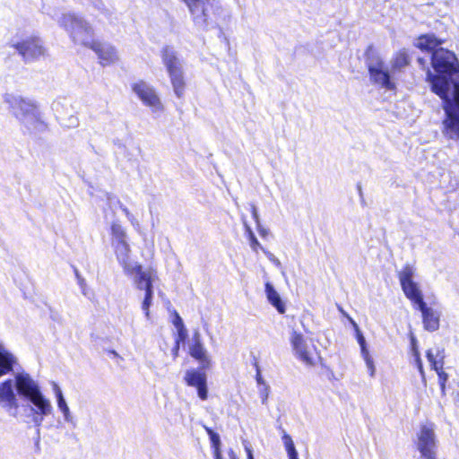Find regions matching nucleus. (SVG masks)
Here are the masks:
<instances>
[{"label": "nucleus", "mask_w": 459, "mask_h": 459, "mask_svg": "<svg viewBox=\"0 0 459 459\" xmlns=\"http://www.w3.org/2000/svg\"><path fill=\"white\" fill-rule=\"evenodd\" d=\"M368 68L370 82L385 91H393L396 90L397 77L380 56H372L368 58Z\"/></svg>", "instance_id": "nucleus-7"}, {"label": "nucleus", "mask_w": 459, "mask_h": 459, "mask_svg": "<svg viewBox=\"0 0 459 459\" xmlns=\"http://www.w3.org/2000/svg\"><path fill=\"white\" fill-rule=\"evenodd\" d=\"M416 271L413 264H404L397 273L400 285L405 297L421 312L424 329L435 332L439 328L440 313L425 303L420 285L414 281Z\"/></svg>", "instance_id": "nucleus-4"}, {"label": "nucleus", "mask_w": 459, "mask_h": 459, "mask_svg": "<svg viewBox=\"0 0 459 459\" xmlns=\"http://www.w3.org/2000/svg\"><path fill=\"white\" fill-rule=\"evenodd\" d=\"M265 293L270 304L273 306L280 314H284L286 310L285 304L281 300L278 291L270 282L265 283Z\"/></svg>", "instance_id": "nucleus-21"}, {"label": "nucleus", "mask_w": 459, "mask_h": 459, "mask_svg": "<svg viewBox=\"0 0 459 459\" xmlns=\"http://www.w3.org/2000/svg\"><path fill=\"white\" fill-rule=\"evenodd\" d=\"M13 47L26 62L36 60L46 54V49L39 38H29L14 44Z\"/></svg>", "instance_id": "nucleus-13"}, {"label": "nucleus", "mask_w": 459, "mask_h": 459, "mask_svg": "<svg viewBox=\"0 0 459 459\" xmlns=\"http://www.w3.org/2000/svg\"><path fill=\"white\" fill-rule=\"evenodd\" d=\"M174 325H175V326H176L177 328H180V327H182V328H183V326H184V325H183V321H182L181 317H180L178 314H177V316H176V319H175V321H174Z\"/></svg>", "instance_id": "nucleus-40"}, {"label": "nucleus", "mask_w": 459, "mask_h": 459, "mask_svg": "<svg viewBox=\"0 0 459 459\" xmlns=\"http://www.w3.org/2000/svg\"><path fill=\"white\" fill-rule=\"evenodd\" d=\"M290 342L295 356L307 366L315 364L312 351L307 343L302 333L292 329L290 336Z\"/></svg>", "instance_id": "nucleus-14"}, {"label": "nucleus", "mask_w": 459, "mask_h": 459, "mask_svg": "<svg viewBox=\"0 0 459 459\" xmlns=\"http://www.w3.org/2000/svg\"><path fill=\"white\" fill-rule=\"evenodd\" d=\"M132 91L140 99L143 105L149 107L152 112L163 110V105L155 89L149 83L139 81L132 84Z\"/></svg>", "instance_id": "nucleus-12"}, {"label": "nucleus", "mask_w": 459, "mask_h": 459, "mask_svg": "<svg viewBox=\"0 0 459 459\" xmlns=\"http://www.w3.org/2000/svg\"><path fill=\"white\" fill-rule=\"evenodd\" d=\"M191 13L194 22L205 29L212 21V16L219 10L218 0H183Z\"/></svg>", "instance_id": "nucleus-9"}, {"label": "nucleus", "mask_w": 459, "mask_h": 459, "mask_svg": "<svg viewBox=\"0 0 459 459\" xmlns=\"http://www.w3.org/2000/svg\"><path fill=\"white\" fill-rule=\"evenodd\" d=\"M442 43L435 35L426 34L417 39L415 46L432 54L431 64L437 74L428 70L427 78L432 91L440 98H446L459 93V63L452 51L437 48Z\"/></svg>", "instance_id": "nucleus-2"}, {"label": "nucleus", "mask_w": 459, "mask_h": 459, "mask_svg": "<svg viewBox=\"0 0 459 459\" xmlns=\"http://www.w3.org/2000/svg\"><path fill=\"white\" fill-rule=\"evenodd\" d=\"M214 458L215 459H222L221 447L214 448Z\"/></svg>", "instance_id": "nucleus-42"}, {"label": "nucleus", "mask_w": 459, "mask_h": 459, "mask_svg": "<svg viewBox=\"0 0 459 459\" xmlns=\"http://www.w3.org/2000/svg\"><path fill=\"white\" fill-rule=\"evenodd\" d=\"M56 405H57L58 410L63 414L64 420L69 424H72L73 426H75L74 417L73 416L65 399L63 398V399L57 400Z\"/></svg>", "instance_id": "nucleus-24"}, {"label": "nucleus", "mask_w": 459, "mask_h": 459, "mask_svg": "<svg viewBox=\"0 0 459 459\" xmlns=\"http://www.w3.org/2000/svg\"><path fill=\"white\" fill-rule=\"evenodd\" d=\"M58 24L63 27L70 35L74 43L91 48L97 41L94 39L92 27L82 17L74 13L62 14Z\"/></svg>", "instance_id": "nucleus-6"}, {"label": "nucleus", "mask_w": 459, "mask_h": 459, "mask_svg": "<svg viewBox=\"0 0 459 459\" xmlns=\"http://www.w3.org/2000/svg\"><path fill=\"white\" fill-rule=\"evenodd\" d=\"M120 209L122 210V212H124V214L126 215L127 220L134 225V221H135V218L130 212V211L127 209V207L123 204V205H121Z\"/></svg>", "instance_id": "nucleus-32"}, {"label": "nucleus", "mask_w": 459, "mask_h": 459, "mask_svg": "<svg viewBox=\"0 0 459 459\" xmlns=\"http://www.w3.org/2000/svg\"><path fill=\"white\" fill-rule=\"evenodd\" d=\"M51 385H52V390L55 394L56 401L65 398L60 386L56 382H52Z\"/></svg>", "instance_id": "nucleus-29"}, {"label": "nucleus", "mask_w": 459, "mask_h": 459, "mask_svg": "<svg viewBox=\"0 0 459 459\" xmlns=\"http://www.w3.org/2000/svg\"><path fill=\"white\" fill-rule=\"evenodd\" d=\"M17 361L16 356L0 342V377L13 371Z\"/></svg>", "instance_id": "nucleus-19"}, {"label": "nucleus", "mask_w": 459, "mask_h": 459, "mask_svg": "<svg viewBox=\"0 0 459 459\" xmlns=\"http://www.w3.org/2000/svg\"><path fill=\"white\" fill-rule=\"evenodd\" d=\"M189 353L193 358L200 362L203 369L209 368L211 367L212 360L201 341V334L197 329L194 332L193 337L191 339V343L189 344Z\"/></svg>", "instance_id": "nucleus-15"}, {"label": "nucleus", "mask_w": 459, "mask_h": 459, "mask_svg": "<svg viewBox=\"0 0 459 459\" xmlns=\"http://www.w3.org/2000/svg\"><path fill=\"white\" fill-rule=\"evenodd\" d=\"M4 101L9 112L28 130H42L45 127L39 107L32 100L6 93Z\"/></svg>", "instance_id": "nucleus-5"}, {"label": "nucleus", "mask_w": 459, "mask_h": 459, "mask_svg": "<svg viewBox=\"0 0 459 459\" xmlns=\"http://www.w3.org/2000/svg\"><path fill=\"white\" fill-rule=\"evenodd\" d=\"M259 396L261 398V402L263 404H267L269 394H270V386L269 385H264L259 386Z\"/></svg>", "instance_id": "nucleus-28"}, {"label": "nucleus", "mask_w": 459, "mask_h": 459, "mask_svg": "<svg viewBox=\"0 0 459 459\" xmlns=\"http://www.w3.org/2000/svg\"><path fill=\"white\" fill-rule=\"evenodd\" d=\"M427 359L430 363L431 368L434 369L438 376V383L440 385L442 395H446V383L448 379V375L443 370V351L437 350V353L434 354L431 350H429L427 351Z\"/></svg>", "instance_id": "nucleus-18"}, {"label": "nucleus", "mask_w": 459, "mask_h": 459, "mask_svg": "<svg viewBox=\"0 0 459 459\" xmlns=\"http://www.w3.org/2000/svg\"><path fill=\"white\" fill-rule=\"evenodd\" d=\"M256 228H257V230H258L259 235H260L262 238H266V237H267V235L269 234V230H268V229H266V228H264V227H263V226L261 225V223H258V224L256 225Z\"/></svg>", "instance_id": "nucleus-36"}, {"label": "nucleus", "mask_w": 459, "mask_h": 459, "mask_svg": "<svg viewBox=\"0 0 459 459\" xmlns=\"http://www.w3.org/2000/svg\"><path fill=\"white\" fill-rule=\"evenodd\" d=\"M229 455L230 459H238L235 453L232 450L230 451Z\"/></svg>", "instance_id": "nucleus-48"}, {"label": "nucleus", "mask_w": 459, "mask_h": 459, "mask_svg": "<svg viewBox=\"0 0 459 459\" xmlns=\"http://www.w3.org/2000/svg\"><path fill=\"white\" fill-rule=\"evenodd\" d=\"M245 450L247 452V459H254L252 449L249 446H245Z\"/></svg>", "instance_id": "nucleus-41"}, {"label": "nucleus", "mask_w": 459, "mask_h": 459, "mask_svg": "<svg viewBox=\"0 0 459 459\" xmlns=\"http://www.w3.org/2000/svg\"><path fill=\"white\" fill-rule=\"evenodd\" d=\"M416 444L423 459L436 458V435L433 423L427 422L420 426V431L417 434Z\"/></svg>", "instance_id": "nucleus-11"}, {"label": "nucleus", "mask_w": 459, "mask_h": 459, "mask_svg": "<svg viewBox=\"0 0 459 459\" xmlns=\"http://www.w3.org/2000/svg\"><path fill=\"white\" fill-rule=\"evenodd\" d=\"M123 243H128L126 231L119 222L114 221L111 224V246Z\"/></svg>", "instance_id": "nucleus-22"}, {"label": "nucleus", "mask_w": 459, "mask_h": 459, "mask_svg": "<svg viewBox=\"0 0 459 459\" xmlns=\"http://www.w3.org/2000/svg\"><path fill=\"white\" fill-rule=\"evenodd\" d=\"M91 3H92L98 9H100L102 6V3L100 0H89Z\"/></svg>", "instance_id": "nucleus-43"}, {"label": "nucleus", "mask_w": 459, "mask_h": 459, "mask_svg": "<svg viewBox=\"0 0 459 459\" xmlns=\"http://www.w3.org/2000/svg\"><path fill=\"white\" fill-rule=\"evenodd\" d=\"M84 283V280L83 279H80V284L82 285Z\"/></svg>", "instance_id": "nucleus-49"}, {"label": "nucleus", "mask_w": 459, "mask_h": 459, "mask_svg": "<svg viewBox=\"0 0 459 459\" xmlns=\"http://www.w3.org/2000/svg\"><path fill=\"white\" fill-rule=\"evenodd\" d=\"M184 378L187 385L194 386L197 389L200 399L204 401L207 399V377L204 372L197 369H189L186 370Z\"/></svg>", "instance_id": "nucleus-17"}, {"label": "nucleus", "mask_w": 459, "mask_h": 459, "mask_svg": "<svg viewBox=\"0 0 459 459\" xmlns=\"http://www.w3.org/2000/svg\"><path fill=\"white\" fill-rule=\"evenodd\" d=\"M412 356L414 359V363L417 366L419 372L421 376L422 381H423V383H426L425 371H424L422 361L420 359V352H416V354H412Z\"/></svg>", "instance_id": "nucleus-27"}, {"label": "nucleus", "mask_w": 459, "mask_h": 459, "mask_svg": "<svg viewBox=\"0 0 459 459\" xmlns=\"http://www.w3.org/2000/svg\"><path fill=\"white\" fill-rule=\"evenodd\" d=\"M282 441L289 455V459H299L298 452L295 448L291 437L287 434L284 430L282 431Z\"/></svg>", "instance_id": "nucleus-25"}, {"label": "nucleus", "mask_w": 459, "mask_h": 459, "mask_svg": "<svg viewBox=\"0 0 459 459\" xmlns=\"http://www.w3.org/2000/svg\"><path fill=\"white\" fill-rule=\"evenodd\" d=\"M0 406L11 416L20 415L33 423L39 432L44 418L53 412L51 401L44 395L39 383L28 373H17L14 380L0 384Z\"/></svg>", "instance_id": "nucleus-1"}, {"label": "nucleus", "mask_w": 459, "mask_h": 459, "mask_svg": "<svg viewBox=\"0 0 459 459\" xmlns=\"http://www.w3.org/2000/svg\"><path fill=\"white\" fill-rule=\"evenodd\" d=\"M255 380H256V383L259 386H262L264 385H268L264 379L262 377V375H261V372H260V369L259 368L257 367V369H256V375H255Z\"/></svg>", "instance_id": "nucleus-35"}, {"label": "nucleus", "mask_w": 459, "mask_h": 459, "mask_svg": "<svg viewBox=\"0 0 459 459\" xmlns=\"http://www.w3.org/2000/svg\"><path fill=\"white\" fill-rule=\"evenodd\" d=\"M108 204L110 208L121 207L123 204L118 198L116 197H108Z\"/></svg>", "instance_id": "nucleus-33"}, {"label": "nucleus", "mask_w": 459, "mask_h": 459, "mask_svg": "<svg viewBox=\"0 0 459 459\" xmlns=\"http://www.w3.org/2000/svg\"><path fill=\"white\" fill-rule=\"evenodd\" d=\"M444 100L446 119L444 120V134L453 140L459 139V93L441 98Z\"/></svg>", "instance_id": "nucleus-10"}, {"label": "nucleus", "mask_w": 459, "mask_h": 459, "mask_svg": "<svg viewBox=\"0 0 459 459\" xmlns=\"http://www.w3.org/2000/svg\"><path fill=\"white\" fill-rule=\"evenodd\" d=\"M365 363H366L368 371L369 373V376L371 377H374L375 375H376V368H375V364H374L373 359H368V360H365Z\"/></svg>", "instance_id": "nucleus-30"}, {"label": "nucleus", "mask_w": 459, "mask_h": 459, "mask_svg": "<svg viewBox=\"0 0 459 459\" xmlns=\"http://www.w3.org/2000/svg\"><path fill=\"white\" fill-rule=\"evenodd\" d=\"M350 322L351 323V325H353V327L355 329L356 337H357V341H358V342L359 344V347L367 346L366 340H365L361 331L359 330L357 323L352 318H350Z\"/></svg>", "instance_id": "nucleus-26"}, {"label": "nucleus", "mask_w": 459, "mask_h": 459, "mask_svg": "<svg viewBox=\"0 0 459 459\" xmlns=\"http://www.w3.org/2000/svg\"><path fill=\"white\" fill-rule=\"evenodd\" d=\"M97 55L100 64L103 66L117 63L119 59L117 49L110 44L96 41L91 47Z\"/></svg>", "instance_id": "nucleus-16"}, {"label": "nucleus", "mask_w": 459, "mask_h": 459, "mask_svg": "<svg viewBox=\"0 0 459 459\" xmlns=\"http://www.w3.org/2000/svg\"><path fill=\"white\" fill-rule=\"evenodd\" d=\"M120 265L128 275L134 276V282L138 290H145V296L142 304V309L147 319L150 318V307L152 300V283L157 278L156 272L148 268L143 270L142 266L130 259L131 248L129 243H123L112 247Z\"/></svg>", "instance_id": "nucleus-3"}, {"label": "nucleus", "mask_w": 459, "mask_h": 459, "mask_svg": "<svg viewBox=\"0 0 459 459\" xmlns=\"http://www.w3.org/2000/svg\"><path fill=\"white\" fill-rule=\"evenodd\" d=\"M410 64L409 55L405 49L396 52L389 62V67L398 78L399 74Z\"/></svg>", "instance_id": "nucleus-20"}, {"label": "nucleus", "mask_w": 459, "mask_h": 459, "mask_svg": "<svg viewBox=\"0 0 459 459\" xmlns=\"http://www.w3.org/2000/svg\"><path fill=\"white\" fill-rule=\"evenodd\" d=\"M262 251L264 253V255L268 257V259L271 262H273L277 267H281V264L280 260L273 254L265 250L264 248Z\"/></svg>", "instance_id": "nucleus-31"}, {"label": "nucleus", "mask_w": 459, "mask_h": 459, "mask_svg": "<svg viewBox=\"0 0 459 459\" xmlns=\"http://www.w3.org/2000/svg\"><path fill=\"white\" fill-rule=\"evenodd\" d=\"M204 429L207 432V434L209 435L210 439L212 438V435L216 434L212 429H210V428H208L206 426H204Z\"/></svg>", "instance_id": "nucleus-45"}, {"label": "nucleus", "mask_w": 459, "mask_h": 459, "mask_svg": "<svg viewBox=\"0 0 459 459\" xmlns=\"http://www.w3.org/2000/svg\"><path fill=\"white\" fill-rule=\"evenodd\" d=\"M411 353L416 354V352H420L418 349V342L416 337L411 333Z\"/></svg>", "instance_id": "nucleus-34"}, {"label": "nucleus", "mask_w": 459, "mask_h": 459, "mask_svg": "<svg viewBox=\"0 0 459 459\" xmlns=\"http://www.w3.org/2000/svg\"><path fill=\"white\" fill-rule=\"evenodd\" d=\"M178 330L179 337L185 338V336H186V329H185V327L183 326V328L182 327L178 328Z\"/></svg>", "instance_id": "nucleus-44"}, {"label": "nucleus", "mask_w": 459, "mask_h": 459, "mask_svg": "<svg viewBox=\"0 0 459 459\" xmlns=\"http://www.w3.org/2000/svg\"><path fill=\"white\" fill-rule=\"evenodd\" d=\"M360 354H361V357L363 358L364 361L368 360V359H372L367 346L360 347Z\"/></svg>", "instance_id": "nucleus-39"}, {"label": "nucleus", "mask_w": 459, "mask_h": 459, "mask_svg": "<svg viewBox=\"0 0 459 459\" xmlns=\"http://www.w3.org/2000/svg\"><path fill=\"white\" fill-rule=\"evenodd\" d=\"M204 429L207 432V434L209 435L210 439L212 438V435L216 434L212 429H210V428H208L206 426H204Z\"/></svg>", "instance_id": "nucleus-46"}, {"label": "nucleus", "mask_w": 459, "mask_h": 459, "mask_svg": "<svg viewBox=\"0 0 459 459\" xmlns=\"http://www.w3.org/2000/svg\"><path fill=\"white\" fill-rule=\"evenodd\" d=\"M162 61L170 78L175 95L181 99L185 94L186 82L181 61L173 48L166 47L162 50Z\"/></svg>", "instance_id": "nucleus-8"}, {"label": "nucleus", "mask_w": 459, "mask_h": 459, "mask_svg": "<svg viewBox=\"0 0 459 459\" xmlns=\"http://www.w3.org/2000/svg\"><path fill=\"white\" fill-rule=\"evenodd\" d=\"M251 213H252V217L255 220L256 225L258 223H261L260 222V219H259V215H258V212H257V209H256L255 204H251Z\"/></svg>", "instance_id": "nucleus-38"}, {"label": "nucleus", "mask_w": 459, "mask_h": 459, "mask_svg": "<svg viewBox=\"0 0 459 459\" xmlns=\"http://www.w3.org/2000/svg\"><path fill=\"white\" fill-rule=\"evenodd\" d=\"M243 224L246 231L247 238L249 241V245L251 249L257 253L258 250H264V247L261 246L259 241L257 240L256 237L255 236V233L253 232L251 227L248 225L246 220H243Z\"/></svg>", "instance_id": "nucleus-23"}, {"label": "nucleus", "mask_w": 459, "mask_h": 459, "mask_svg": "<svg viewBox=\"0 0 459 459\" xmlns=\"http://www.w3.org/2000/svg\"><path fill=\"white\" fill-rule=\"evenodd\" d=\"M211 442L213 448L221 447V439L218 434L212 435Z\"/></svg>", "instance_id": "nucleus-37"}, {"label": "nucleus", "mask_w": 459, "mask_h": 459, "mask_svg": "<svg viewBox=\"0 0 459 459\" xmlns=\"http://www.w3.org/2000/svg\"><path fill=\"white\" fill-rule=\"evenodd\" d=\"M70 121H71V125L72 126H74L77 125V118L76 117H70Z\"/></svg>", "instance_id": "nucleus-47"}]
</instances>
